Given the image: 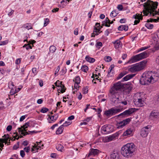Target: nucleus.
Wrapping results in <instances>:
<instances>
[{
  "label": "nucleus",
  "instance_id": "obj_12",
  "mask_svg": "<svg viewBox=\"0 0 159 159\" xmlns=\"http://www.w3.org/2000/svg\"><path fill=\"white\" fill-rule=\"evenodd\" d=\"M120 84L122 85V87L121 89L123 87V91L127 93H129L130 92L133 88L132 85L130 82H128L127 84L124 85H123L121 83H120Z\"/></svg>",
  "mask_w": 159,
  "mask_h": 159
},
{
  "label": "nucleus",
  "instance_id": "obj_43",
  "mask_svg": "<svg viewBox=\"0 0 159 159\" xmlns=\"http://www.w3.org/2000/svg\"><path fill=\"white\" fill-rule=\"evenodd\" d=\"M11 89L10 92L11 95H12L16 93L15 88H11Z\"/></svg>",
  "mask_w": 159,
  "mask_h": 159
},
{
  "label": "nucleus",
  "instance_id": "obj_63",
  "mask_svg": "<svg viewBox=\"0 0 159 159\" xmlns=\"http://www.w3.org/2000/svg\"><path fill=\"white\" fill-rule=\"evenodd\" d=\"M25 116H22L20 118V122L22 121L25 119Z\"/></svg>",
  "mask_w": 159,
  "mask_h": 159
},
{
  "label": "nucleus",
  "instance_id": "obj_52",
  "mask_svg": "<svg viewBox=\"0 0 159 159\" xmlns=\"http://www.w3.org/2000/svg\"><path fill=\"white\" fill-rule=\"evenodd\" d=\"M87 86H86V88H84L83 89V93L85 94L88 93V90L87 89L88 88Z\"/></svg>",
  "mask_w": 159,
  "mask_h": 159
},
{
  "label": "nucleus",
  "instance_id": "obj_47",
  "mask_svg": "<svg viewBox=\"0 0 159 159\" xmlns=\"http://www.w3.org/2000/svg\"><path fill=\"white\" fill-rule=\"evenodd\" d=\"M80 86L79 85V84L78 83H74V88H73V90H75V89H78L80 87Z\"/></svg>",
  "mask_w": 159,
  "mask_h": 159
},
{
  "label": "nucleus",
  "instance_id": "obj_57",
  "mask_svg": "<svg viewBox=\"0 0 159 159\" xmlns=\"http://www.w3.org/2000/svg\"><path fill=\"white\" fill-rule=\"evenodd\" d=\"M32 71L34 75H36L37 74V69L36 68H33Z\"/></svg>",
  "mask_w": 159,
  "mask_h": 159
},
{
  "label": "nucleus",
  "instance_id": "obj_36",
  "mask_svg": "<svg viewBox=\"0 0 159 159\" xmlns=\"http://www.w3.org/2000/svg\"><path fill=\"white\" fill-rule=\"evenodd\" d=\"M8 87L10 89H11L13 88H15V86L13 83L12 81H10L8 84Z\"/></svg>",
  "mask_w": 159,
  "mask_h": 159
},
{
  "label": "nucleus",
  "instance_id": "obj_56",
  "mask_svg": "<svg viewBox=\"0 0 159 159\" xmlns=\"http://www.w3.org/2000/svg\"><path fill=\"white\" fill-rule=\"evenodd\" d=\"M117 8L120 11H121L123 9V6L122 5H118L117 7Z\"/></svg>",
  "mask_w": 159,
  "mask_h": 159
},
{
  "label": "nucleus",
  "instance_id": "obj_6",
  "mask_svg": "<svg viewBox=\"0 0 159 159\" xmlns=\"http://www.w3.org/2000/svg\"><path fill=\"white\" fill-rule=\"evenodd\" d=\"M148 57V54L146 51H144L140 54L133 56L128 61V63H131L139 61L142 59L146 58Z\"/></svg>",
  "mask_w": 159,
  "mask_h": 159
},
{
  "label": "nucleus",
  "instance_id": "obj_22",
  "mask_svg": "<svg viewBox=\"0 0 159 159\" xmlns=\"http://www.w3.org/2000/svg\"><path fill=\"white\" fill-rule=\"evenodd\" d=\"M135 75V74H129L124 77L122 80L121 81H126L131 79Z\"/></svg>",
  "mask_w": 159,
  "mask_h": 159
},
{
  "label": "nucleus",
  "instance_id": "obj_13",
  "mask_svg": "<svg viewBox=\"0 0 159 159\" xmlns=\"http://www.w3.org/2000/svg\"><path fill=\"white\" fill-rule=\"evenodd\" d=\"M150 127V125H148L143 128L142 129L141 131L140 135L143 137H145L148 135L150 130V129H149Z\"/></svg>",
  "mask_w": 159,
  "mask_h": 159
},
{
  "label": "nucleus",
  "instance_id": "obj_62",
  "mask_svg": "<svg viewBox=\"0 0 159 159\" xmlns=\"http://www.w3.org/2000/svg\"><path fill=\"white\" fill-rule=\"evenodd\" d=\"M111 33V32H109V29H108L106 30L105 32V34L106 35L108 36L109 34Z\"/></svg>",
  "mask_w": 159,
  "mask_h": 159
},
{
  "label": "nucleus",
  "instance_id": "obj_42",
  "mask_svg": "<svg viewBox=\"0 0 159 159\" xmlns=\"http://www.w3.org/2000/svg\"><path fill=\"white\" fill-rule=\"evenodd\" d=\"M8 9H8L7 10V11H6V12L8 13V14L9 16H11L13 13L14 12V11L10 9L9 10V11H8L9 10Z\"/></svg>",
  "mask_w": 159,
  "mask_h": 159
},
{
  "label": "nucleus",
  "instance_id": "obj_45",
  "mask_svg": "<svg viewBox=\"0 0 159 159\" xmlns=\"http://www.w3.org/2000/svg\"><path fill=\"white\" fill-rule=\"evenodd\" d=\"M71 122L66 121L63 125H63V127L64 126H67L71 124Z\"/></svg>",
  "mask_w": 159,
  "mask_h": 159
},
{
  "label": "nucleus",
  "instance_id": "obj_10",
  "mask_svg": "<svg viewBox=\"0 0 159 159\" xmlns=\"http://www.w3.org/2000/svg\"><path fill=\"white\" fill-rule=\"evenodd\" d=\"M139 95V97L136 98V97H135L134 98V102L135 106L138 107H141L143 106V105L144 101L142 100V98L140 96V95L138 94Z\"/></svg>",
  "mask_w": 159,
  "mask_h": 159
},
{
  "label": "nucleus",
  "instance_id": "obj_7",
  "mask_svg": "<svg viewBox=\"0 0 159 159\" xmlns=\"http://www.w3.org/2000/svg\"><path fill=\"white\" fill-rule=\"evenodd\" d=\"M123 108L116 109L115 108H112L108 110L105 111L104 114L108 117H110L111 116L121 112Z\"/></svg>",
  "mask_w": 159,
  "mask_h": 159
},
{
  "label": "nucleus",
  "instance_id": "obj_3",
  "mask_svg": "<svg viewBox=\"0 0 159 159\" xmlns=\"http://www.w3.org/2000/svg\"><path fill=\"white\" fill-rule=\"evenodd\" d=\"M157 72L153 73L148 71L143 73L139 81L142 85H148L151 83H153L157 81L159 77Z\"/></svg>",
  "mask_w": 159,
  "mask_h": 159
},
{
  "label": "nucleus",
  "instance_id": "obj_1",
  "mask_svg": "<svg viewBox=\"0 0 159 159\" xmlns=\"http://www.w3.org/2000/svg\"><path fill=\"white\" fill-rule=\"evenodd\" d=\"M122 87V85L119 81L114 84L110 90L108 96L110 100L114 105H118L121 102L122 100L119 98L120 93L119 91Z\"/></svg>",
  "mask_w": 159,
  "mask_h": 159
},
{
  "label": "nucleus",
  "instance_id": "obj_59",
  "mask_svg": "<svg viewBox=\"0 0 159 159\" xmlns=\"http://www.w3.org/2000/svg\"><path fill=\"white\" fill-rule=\"evenodd\" d=\"M74 34L75 35H77L78 34V29L77 28L75 29L74 31Z\"/></svg>",
  "mask_w": 159,
  "mask_h": 159
},
{
  "label": "nucleus",
  "instance_id": "obj_37",
  "mask_svg": "<svg viewBox=\"0 0 159 159\" xmlns=\"http://www.w3.org/2000/svg\"><path fill=\"white\" fill-rule=\"evenodd\" d=\"M80 78L79 76H77L75 78V83L80 84Z\"/></svg>",
  "mask_w": 159,
  "mask_h": 159
},
{
  "label": "nucleus",
  "instance_id": "obj_55",
  "mask_svg": "<svg viewBox=\"0 0 159 159\" xmlns=\"http://www.w3.org/2000/svg\"><path fill=\"white\" fill-rule=\"evenodd\" d=\"M57 155L56 153H52L51 154V157L53 158H57Z\"/></svg>",
  "mask_w": 159,
  "mask_h": 159
},
{
  "label": "nucleus",
  "instance_id": "obj_5",
  "mask_svg": "<svg viewBox=\"0 0 159 159\" xmlns=\"http://www.w3.org/2000/svg\"><path fill=\"white\" fill-rule=\"evenodd\" d=\"M147 62V61L146 60H144L136 63L129 68V70L132 72L141 70L144 68Z\"/></svg>",
  "mask_w": 159,
  "mask_h": 159
},
{
  "label": "nucleus",
  "instance_id": "obj_39",
  "mask_svg": "<svg viewBox=\"0 0 159 159\" xmlns=\"http://www.w3.org/2000/svg\"><path fill=\"white\" fill-rule=\"evenodd\" d=\"M66 71V69L65 68H63L60 72V74L61 75H62L65 74Z\"/></svg>",
  "mask_w": 159,
  "mask_h": 159
},
{
  "label": "nucleus",
  "instance_id": "obj_58",
  "mask_svg": "<svg viewBox=\"0 0 159 159\" xmlns=\"http://www.w3.org/2000/svg\"><path fill=\"white\" fill-rule=\"evenodd\" d=\"M12 128V126L11 125H8L7 126V131H10L11 130Z\"/></svg>",
  "mask_w": 159,
  "mask_h": 159
},
{
  "label": "nucleus",
  "instance_id": "obj_30",
  "mask_svg": "<svg viewBox=\"0 0 159 159\" xmlns=\"http://www.w3.org/2000/svg\"><path fill=\"white\" fill-rule=\"evenodd\" d=\"M56 50V47L53 45L51 46L49 48V52L51 53H53Z\"/></svg>",
  "mask_w": 159,
  "mask_h": 159
},
{
  "label": "nucleus",
  "instance_id": "obj_23",
  "mask_svg": "<svg viewBox=\"0 0 159 159\" xmlns=\"http://www.w3.org/2000/svg\"><path fill=\"white\" fill-rule=\"evenodd\" d=\"M128 26L127 25H121L119 26L118 29L119 31H122L124 30L127 31L128 29Z\"/></svg>",
  "mask_w": 159,
  "mask_h": 159
},
{
  "label": "nucleus",
  "instance_id": "obj_51",
  "mask_svg": "<svg viewBox=\"0 0 159 159\" xmlns=\"http://www.w3.org/2000/svg\"><path fill=\"white\" fill-rule=\"evenodd\" d=\"M24 151L27 152H28L30 150V147L28 146L27 147H25L24 149Z\"/></svg>",
  "mask_w": 159,
  "mask_h": 159
},
{
  "label": "nucleus",
  "instance_id": "obj_26",
  "mask_svg": "<svg viewBox=\"0 0 159 159\" xmlns=\"http://www.w3.org/2000/svg\"><path fill=\"white\" fill-rule=\"evenodd\" d=\"M64 129L63 125H61L57 129L56 131V134H61L63 131Z\"/></svg>",
  "mask_w": 159,
  "mask_h": 159
},
{
  "label": "nucleus",
  "instance_id": "obj_24",
  "mask_svg": "<svg viewBox=\"0 0 159 159\" xmlns=\"http://www.w3.org/2000/svg\"><path fill=\"white\" fill-rule=\"evenodd\" d=\"M120 43L121 41L119 40H117L112 42V43L114 44V46L116 49H117L119 48Z\"/></svg>",
  "mask_w": 159,
  "mask_h": 159
},
{
  "label": "nucleus",
  "instance_id": "obj_11",
  "mask_svg": "<svg viewBox=\"0 0 159 159\" xmlns=\"http://www.w3.org/2000/svg\"><path fill=\"white\" fill-rule=\"evenodd\" d=\"M131 120V118L130 117L127 118L121 122L117 123L116 125V127L118 129L122 128L126 125L129 124Z\"/></svg>",
  "mask_w": 159,
  "mask_h": 159
},
{
  "label": "nucleus",
  "instance_id": "obj_34",
  "mask_svg": "<svg viewBox=\"0 0 159 159\" xmlns=\"http://www.w3.org/2000/svg\"><path fill=\"white\" fill-rule=\"evenodd\" d=\"M24 27L25 28L27 29L28 30L32 29V27L31 25V24L30 23H28L26 25H24Z\"/></svg>",
  "mask_w": 159,
  "mask_h": 159
},
{
  "label": "nucleus",
  "instance_id": "obj_29",
  "mask_svg": "<svg viewBox=\"0 0 159 159\" xmlns=\"http://www.w3.org/2000/svg\"><path fill=\"white\" fill-rule=\"evenodd\" d=\"M118 13H117V11L116 10H113L111 13L110 14V16L112 18L118 15Z\"/></svg>",
  "mask_w": 159,
  "mask_h": 159
},
{
  "label": "nucleus",
  "instance_id": "obj_44",
  "mask_svg": "<svg viewBox=\"0 0 159 159\" xmlns=\"http://www.w3.org/2000/svg\"><path fill=\"white\" fill-rule=\"evenodd\" d=\"M48 111V109L46 107H43L40 110V112L42 113H45Z\"/></svg>",
  "mask_w": 159,
  "mask_h": 159
},
{
  "label": "nucleus",
  "instance_id": "obj_9",
  "mask_svg": "<svg viewBox=\"0 0 159 159\" xmlns=\"http://www.w3.org/2000/svg\"><path fill=\"white\" fill-rule=\"evenodd\" d=\"M30 122L25 123L24 125L21 126V127L18 128L19 131L21 132V134L23 135L30 134V132H29L28 131L26 132L27 129H26L30 126Z\"/></svg>",
  "mask_w": 159,
  "mask_h": 159
},
{
  "label": "nucleus",
  "instance_id": "obj_18",
  "mask_svg": "<svg viewBox=\"0 0 159 159\" xmlns=\"http://www.w3.org/2000/svg\"><path fill=\"white\" fill-rule=\"evenodd\" d=\"M62 81H59V83H58L59 84V87H60L57 89L59 93H60L59 91H60L62 93H63L65 92L66 89V88L65 87L64 85L62 84Z\"/></svg>",
  "mask_w": 159,
  "mask_h": 159
},
{
  "label": "nucleus",
  "instance_id": "obj_46",
  "mask_svg": "<svg viewBox=\"0 0 159 159\" xmlns=\"http://www.w3.org/2000/svg\"><path fill=\"white\" fill-rule=\"evenodd\" d=\"M8 40H6L5 41H1L0 42V45H3L6 44L8 43Z\"/></svg>",
  "mask_w": 159,
  "mask_h": 159
},
{
  "label": "nucleus",
  "instance_id": "obj_50",
  "mask_svg": "<svg viewBox=\"0 0 159 159\" xmlns=\"http://www.w3.org/2000/svg\"><path fill=\"white\" fill-rule=\"evenodd\" d=\"M148 48V47H142V48H140L138 50V52L143 51V50H145L147 49Z\"/></svg>",
  "mask_w": 159,
  "mask_h": 159
},
{
  "label": "nucleus",
  "instance_id": "obj_28",
  "mask_svg": "<svg viewBox=\"0 0 159 159\" xmlns=\"http://www.w3.org/2000/svg\"><path fill=\"white\" fill-rule=\"evenodd\" d=\"M39 148L37 147V145L35 144L33 146V148L31 149V151L33 153H35L38 152Z\"/></svg>",
  "mask_w": 159,
  "mask_h": 159
},
{
  "label": "nucleus",
  "instance_id": "obj_27",
  "mask_svg": "<svg viewBox=\"0 0 159 159\" xmlns=\"http://www.w3.org/2000/svg\"><path fill=\"white\" fill-rule=\"evenodd\" d=\"M133 18L135 19H139L140 20H142L143 19V17L142 14H136L135 15L133 16Z\"/></svg>",
  "mask_w": 159,
  "mask_h": 159
},
{
  "label": "nucleus",
  "instance_id": "obj_41",
  "mask_svg": "<svg viewBox=\"0 0 159 159\" xmlns=\"http://www.w3.org/2000/svg\"><path fill=\"white\" fill-rule=\"evenodd\" d=\"M63 148V146L61 144H58L57 146V149L59 151H61Z\"/></svg>",
  "mask_w": 159,
  "mask_h": 159
},
{
  "label": "nucleus",
  "instance_id": "obj_33",
  "mask_svg": "<svg viewBox=\"0 0 159 159\" xmlns=\"http://www.w3.org/2000/svg\"><path fill=\"white\" fill-rule=\"evenodd\" d=\"M126 73L125 72H121L120 73L116 78V79L118 80L122 78L124 76L126 75Z\"/></svg>",
  "mask_w": 159,
  "mask_h": 159
},
{
  "label": "nucleus",
  "instance_id": "obj_60",
  "mask_svg": "<svg viewBox=\"0 0 159 159\" xmlns=\"http://www.w3.org/2000/svg\"><path fill=\"white\" fill-rule=\"evenodd\" d=\"M2 137L3 138L2 139H10L9 135L8 134H4Z\"/></svg>",
  "mask_w": 159,
  "mask_h": 159
},
{
  "label": "nucleus",
  "instance_id": "obj_8",
  "mask_svg": "<svg viewBox=\"0 0 159 159\" xmlns=\"http://www.w3.org/2000/svg\"><path fill=\"white\" fill-rule=\"evenodd\" d=\"M137 110L135 108H129L123 112L120 113L117 116L118 117L121 116L122 118H125L129 116L133 113L135 112Z\"/></svg>",
  "mask_w": 159,
  "mask_h": 159
},
{
  "label": "nucleus",
  "instance_id": "obj_31",
  "mask_svg": "<svg viewBox=\"0 0 159 159\" xmlns=\"http://www.w3.org/2000/svg\"><path fill=\"white\" fill-rule=\"evenodd\" d=\"M81 70L82 71L85 72H87L89 70V68L87 66L84 65L82 66Z\"/></svg>",
  "mask_w": 159,
  "mask_h": 159
},
{
  "label": "nucleus",
  "instance_id": "obj_35",
  "mask_svg": "<svg viewBox=\"0 0 159 159\" xmlns=\"http://www.w3.org/2000/svg\"><path fill=\"white\" fill-rule=\"evenodd\" d=\"M102 46V43L101 42H97L95 45L96 47L98 49H99Z\"/></svg>",
  "mask_w": 159,
  "mask_h": 159
},
{
  "label": "nucleus",
  "instance_id": "obj_32",
  "mask_svg": "<svg viewBox=\"0 0 159 159\" xmlns=\"http://www.w3.org/2000/svg\"><path fill=\"white\" fill-rule=\"evenodd\" d=\"M145 26L148 29H151L153 27V25L152 24L149 23H147L145 25Z\"/></svg>",
  "mask_w": 159,
  "mask_h": 159
},
{
  "label": "nucleus",
  "instance_id": "obj_53",
  "mask_svg": "<svg viewBox=\"0 0 159 159\" xmlns=\"http://www.w3.org/2000/svg\"><path fill=\"white\" fill-rule=\"evenodd\" d=\"M21 60V58H20L17 59L15 61V63L17 65H18V64H20V63Z\"/></svg>",
  "mask_w": 159,
  "mask_h": 159
},
{
  "label": "nucleus",
  "instance_id": "obj_17",
  "mask_svg": "<svg viewBox=\"0 0 159 159\" xmlns=\"http://www.w3.org/2000/svg\"><path fill=\"white\" fill-rule=\"evenodd\" d=\"M111 159H119V155L118 152L116 151H114L110 155Z\"/></svg>",
  "mask_w": 159,
  "mask_h": 159
},
{
  "label": "nucleus",
  "instance_id": "obj_38",
  "mask_svg": "<svg viewBox=\"0 0 159 159\" xmlns=\"http://www.w3.org/2000/svg\"><path fill=\"white\" fill-rule=\"evenodd\" d=\"M2 139L0 138V142H1L2 143H5V144H6L7 143V141L9 139Z\"/></svg>",
  "mask_w": 159,
  "mask_h": 159
},
{
  "label": "nucleus",
  "instance_id": "obj_48",
  "mask_svg": "<svg viewBox=\"0 0 159 159\" xmlns=\"http://www.w3.org/2000/svg\"><path fill=\"white\" fill-rule=\"evenodd\" d=\"M94 32H98L99 33L102 32V31H100V29L99 28L98 29L96 27H94Z\"/></svg>",
  "mask_w": 159,
  "mask_h": 159
},
{
  "label": "nucleus",
  "instance_id": "obj_25",
  "mask_svg": "<svg viewBox=\"0 0 159 159\" xmlns=\"http://www.w3.org/2000/svg\"><path fill=\"white\" fill-rule=\"evenodd\" d=\"M85 59L87 61L89 62L90 63L94 62L95 61L94 58L90 57L89 56H86Z\"/></svg>",
  "mask_w": 159,
  "mask_h": 159
},
{
  "label": "nucleus",
  "instance_id": "obj_40",
  "mask_svg": "<svg viewBox=\"0 0 159 159\" xmlns=\"http://www.w3.org/2000/svg\"><path fill=\"white\" fill-rule=\"evenodd\" d=\"M105 61L106 62H110L112 60L111 57L110 56L105 57L104 59Z\"/></svg>",
  "mask_w": 159,
  "mask_h": 159
},
{
  "label": "nucleus",
  "instance_id": "obj_54",
  "mask_svg": "<svg viewBox=\"0 0 159 159\" xmlns=\"http://www.w3.org/2000/svg\"><path fill=\"white\" fill-rule=\"evenodd\" d=\"M20 155L22 157H24L25 154L24 150H22L20 151Z\"/></svg>",
  "mask_w": 159,
  "mask_h": 159
},
{
  "label": "nucleus",
  "instance_id": "obj_4",
  "mask_svg": "<svg viewBox=\"0 0 159 159\" xmlns=\"http://www.w3.org/2000/svg\"><path fill=\"white\" fill-rule=\"evenodd\" d=\"M135 149V145L132 143H129L121 148V153L124 157L129 158L133 155Z\"/></svg>",
  "mask_w": 159,
  "mask_h": 159
},
{
  "label": "nucleus",
  "instance_id": "obj_16",
  "mask_svg": "<svg viewBox=\"0 0 159 159\" xmlns=\"http://www.w3.org/2000/svg\"><path fill=\"white\" fill-rule=\"evenodd\" d=\"M119 134V132H117L116 133L110 135L107 137L108 140L109 142L115 139L116 138L117 139L118 137Z\"/></svg>",
  "mask_w": 159,
  "mask_h": 159
},
{
  "label": "nucleus",
  "instance_id": "obj_15",
  "mask_svg": "<svg viewBox=\"0 0 159 159\" xmlns=\"http://www.w3.org/2000/svg\"><path fill=\"white\" fill-rule=\"evenodd\" d=\"M112 128L111 125H105L102 126L101 130L104 132V134L109 133L111 132L112 130H111V129Z\"/></svg>",
  "mask_w": 159,
  "mask_h": 159
},
{
  "label": "nucleus",
  "instance_id": "obj_21",
  "mask_svg": "<svg viewBox=\"0 0 159 159\" xmlns=\"http://www.w3.org/2000/svg\"><path fill=\"white\" fill-rule=\"evenodd\" d=\"M59 115L58 114H56L54 115V116H50L49 115V118L51 120H49V123H52V121H56L58 118Z\"/></svg>",
  "mask_w": 159,
  "mask_h": 159
},
{
  "label": "nucleus",
  "instance_id": "obj_64",
  "mask_svg": "<svg viewBox=\"0 0 159 159\" xmlns=\"http://www.w3.org/2000/svg\"><path fill=\"white\" fill-rule=\"evenodd\" d=\"M126 21V20L125 19H122L120 20V23H125Z\"/></svg>",
  "mask_w": 159,
  "mask_h": 159
},
{
  "label": "nucleus",
  "instance_id": "obj_14",
  "mask_svg": "<svg viewBox=\"0 0 159 159\" xmlns=\"http://www.w3.org/2000/svg\"><path fill=\"white\" fill-rule=\"evenodd\" d=\"M149 117L152 120L157 119L159 117V112L158 111L156 110L152 111L150 114Z\"/></svg>",
  "mask_w": 159,
  "mask_h": 159
},
{
  "label": "nucleus",
  "instance_id": "obj_2",
  "mask_svg": "<svg viewBox=\"0 0 159 159\" xmlns=\"http://www.w3.org/2000/svg\"><path fill=\"white\" fill-rule=\"evenodd\" d=\"M157 6V2L148 0L143 5L144 9L143 12L144 15L147 16L149 13L153 16L157 14L159 15V12L156 11Z\"/></svg>",
  "mask_w": 159,
  "mask_h": 159
},
{
  "label": "nucleus",
  "instance_id": "obj_19",
  "mask_svg": "<svg viewBox=\"0 0 159 159\" xmlns=\"http://www.w3.org/2000/svg\"><path fill=\"white\" fill-rule=\"evenodd\" d=\"M99 152V151L97 149H91L89 152L88 156L89 157L91 155H96L98 154Z\"/></svg>",
  "mask_w": 159,
  "mask_h": 159
},
{
  "label": "nucleus",
  "instance_id": "obj_61",
  "mask_svg": "<svg viewBox=\"0 0 159 159\" xmlns=\"http://www.w3.org/2000/svg\"><path fill=\"white\" fill-rule=\"evenodd\" d=\"M60 69V66H58L57 67V69L56 70L55 73L54 74L55 75H56L57 73L58 72Z\"/></svg>",
  "mask_w": 159,
  "mask_h": 159
},
{
  "label": "nucleus",
  "instance_id": "obj_20",
  "mask_svg": "<svg viewBox=\"0 0 159 159\" xmlns=\"http://www.w3.org/2000/svg\"><path fill=\"white\" fill-rule=\"evenodd\" d=\"M133 130L131 128H129L126 130L122 134L123 136H131L132 135Z\"/></svg>",
  "mask_w": 159,
  "mask_h": 159
},
{
  "label": "nucleus",
  "instance_id": "obj_49",
  "mask_svg": "<svg viewBox=\"0 0 159 159\" xmlns=\"http://www.w3.org/2000/svg\"><path fill=\"white\" fill-rule=\"evenodd\" d=\"M49 19L48 18H46L44 20V26H46L49 23Z\"/></svg>",
  "mask_w": 159,
  "mask_h": 159
}]
</instances>
